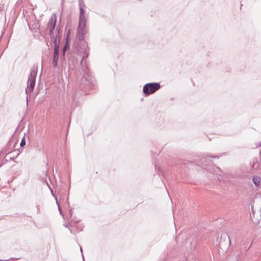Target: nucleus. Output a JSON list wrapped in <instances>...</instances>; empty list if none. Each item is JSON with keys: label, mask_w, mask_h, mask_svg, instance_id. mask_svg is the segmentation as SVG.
Masks as SVG:
<instances>
[{"label": "nucleus", "mask_w": 261, "mask_h": 261, "mask_svg": "<svg viewBox=\"0 0 261 261\" xmlns=\"http://www.w3.org/2000/svg\"><path fill=\"white\" fill-rule=\"evenodd\" d=\"M35 28H36V29H37V30H39V28H40V25H39V24H36V25H35Z\"/></svg>", "instance_id": "c756f323"}, {"label": "nucleus", "mask_w": 261, "mask_h": 261, "mask_svg": "<svg viewBox=\"0 0 261 261\" xmlns=\"http://www.w3.org/2000/svg\"><path fill=\"white\" fill-rule=\"evenodd\" d=\"M54 43L55 45L54 53H59L60 49V41H58L57 40L54 41Z\"/></svg>", "instance_id": "ddd939ff"}, {"label": "nucleus", "mask_w": 261, "mask_h": 261, "mask_svg": "<svg viewBox=\"0 0 261 261\" xmlns=\"http://www.w3.org/2000/svg\"><path fill=\"white\" fill-rule=\"evenodd\" d=\"M87 20V15H86V10L84 9H80V16L79 23H86Z\"/></svg>", "instance_id": "423d86ee"}, {"label": "nucleus", "mask_w": 261, "mask_h": 261, "mask_svg": "<svg viewBox=\"0 0 261 261\" xmlns=\"http://www.w3.org/2000/svg\"><path fill=\"white\" fill-rule=\"evenodd\" d=\"M75 227L76 228V230H75V234L80 232V231H81L82 230V227L80 228L77 226H75Z\"/></svg>", "instance_id": "4be33fe9"}, {"label": "nucleus", "mask_w": 261, "mask_h": 261, "mask_svg": "<svg viewBox=\"0 0 261 261\" xmlns=\"http://www.w3.org/2000/svg\"><path fill=\"white\" fill-rule=\"evenodd\" d=\"M71 221L75 223H79L80 221V220H73L72 219L71 220Z\"/></svg>", "instance_id": "bb28decb"}, {"label": "nucleus", "mask_w": 261, "mask_h": 261, "mask_svg": "<svg viewBox=\"0 0 261 261\" xmlns=\"http://www.w3.org/2000/svg\"><path fill=\"white\" fill-rule=\"evenodd\" d=\"M79 5L80 9H84L86 7L84 4V0H79Z\"/></svg>", "instance_id": "a211bd4d"}, {"label": "nucleus", "mask_w": 261, "mask_h": 261, "mask_svg": "<svg viewBox=\"0 0 261 261\" xmlns=\"http://www.w3.org/2000/svg\"><path fill=\"white\" fill-rule=\"evenodd\" d=\"M260 180L261 178L259 176L256 175H253L252 176V182L255 187H258L259 186Z\"/></svg>", "instance_id": "9d476101"}, {"label": "nucleus", "mask_w": 261, "mask_h": 261, "mask_svg": "<svg viewBox=\"0 0 261 261\" xmlns=\"http://www.w3.org/2000/svg\"><path fill=\"white\" fill-rule=\"evenodd\" d=\"M68 61H69V63L70 62H72V63L73 64L74 62L76 63L77 62V59L76 58H74L72 56H70L68 58Z\"/></svg>", "instance_id": "aec40b11"}, {"label": "nucleus", "mask_w": 261, "mask_h": 261, "mask_svg": "<svg viewBox=\"0 0 261 261\" xmlns=\"http://www.w3.org/2000/svg\"><path fill=\"white\" fill-rule=\"evenodd\" d=\"M59 60V53H54L53 63L54 68L56 67L58 65V61Z\"/></svg>", "instance_id": "9b49d317"}, {"label": "nucleus", "mask_w": 261, "mask_h": 261, "mask_svg": "<svg viewBox=\"0 0 261 261\" xmlns=\"http://www.w3.org/2000/svg\"><path fill=\"white\" fill-rule=\"evenodd\" d=\"M84 45H83V47H84V53H83V57H82V59L80 62V63L82 64V63L83 62V61L84 60V59L85 58H86L88 57L89 56V53H88V44H87V43L86 42V41H84Z\"/></svg>", "instance_id": "6e6552de"}, {"label": "nucleus", "mask_w": 261, "mask_h": 261, "mask_svg": "<svg viewBox=\"0 0 261 261\" xmlns=\"http://www.w3.org/2000/svg\"><path fill=\"white\" fill-rule=\"evenodd\" d=\"M77 98V94L76 93V92H75V93H74V95L73 96L72 104L74 102H75V103H76Z\"/></svg>", "instance_id": "412c9836"}, {"label": "nucleus", "mask_w": 261, "mask_h": 261, "mask_svg": "<svg viewBox=\"0 0 261 261\" xmlns=\"http://www.w3.org/2000/svg\"><path fill=\"white\" fill-rule=\"evenodd\" d=\"M26 144L25 141V134L24 133L23 137L21 139V142L20 143V146L21 147H23Z\"/></svg>", "instance_id": "6ab92c4d"}, {"label": "nucleus", "mask_w": 261, "mask_h": 261, "mask_svg": "<svg viewBox=\"0 0 261 261\" xmlns=\"http://www.w3.org/2000/svg\"><path fill=\"white\" fill-rule=\"evenodd\" d=\"M217 241L219 242V248L222 250L227 249L230 244L229 236L226 232L222 233L220 240L218 238Z\"/></svg>", "instance_id": "7ed1b4c3"}, {"label": "nucleus", "mask_w": 261, "mask_h": 261, "mask_svg": "<svg viewBox=\"0 0 261 261\" xmlns=\"http://www.w3.org/2000/svg\"><path fill=\"white\" fill-rule=\"evenodd\" d=\"M69 228V230L70 232L71 233H72V234H75V230H73L71 229V228Z\"/></svg>", "instance_id": "393cba45"}, {"label": "nucleus", "mask_w": 261, "mask_h": 261, "mask_svg": "<svg viewBox=\"0 0 261 261\" xmlns=\"http://www.w3.org/2000/svg\"><path fill=\"white\" fill-rule=\"evenodd\" d=\"M46 184H47L48 188L49 189V190L50 191L51 195L55 197V198L56 199V201L57 204H58V199H57V197L54 194L53 189L50 187V186L48 185V184L47 182L46 183Z\"/></svg>", "instance_id": "f3484780"}, {"label": "nucleus", "mask_w": 261, "mask_h": 261, "mask_svg": "<svg viewBox=\"0 0 261 261\" xmlns=\"http://www.w3.org/2000/svg\"><path fill=\"white\" fill-rule=\"evenodd\" d=\"M63 226H64L65 227H66V228H69V224H68L64 223V224H63Z\"/></svg>", "instance_id": "c85d7f7f"}, {"label": "nucleus", "mask_w": 261, "mask_h": 261, "mask_svg": "<svg viewBox=\"0 0 261 261\" xmlns=\"http://www.w3.org/2000/svg\"><path fill=\"white\" fill-rule=\"evenodd\" d=\"M57 23V16L55 14H53L50 18L47 25L49 27V32L48 34L50 36V39H54V31Z\"/></svg>", "instance_id": "39448f33"}, {"label": "nucleus", "mask_w": 261, "mask_h": 261, "mask_svg": "<svg viewBox=\"0 0 261 261\" xmlns=\"http://www.w3.org/2000/svg\"><path fill=\"white\" fill-rule=\"evenodd\" d=\"M19 154V151L17 150H14L8 153V155L10 156V159L11 160H13L16 159Z\"/></svg>", "instance_id": "1a4fd4ad"}, {"label": "nucleus", "mask_w": 261, "mask_h": 261, "mask_svg": "<svg viewBox=\"0 0 261 261\" xmlns=\"http://www.w3.org/2000/svg\"><path fill=\"white\" fill-rule=\"evenodd\" d=\"M259 167V164L257 158H254L252 159V163L251 164V169L257 168Z\"/></svg>", "instance_id": "f8f14e48"}, {"label": "nucleus", "mask_w": 261, "mask_h": 261, "mask_svg": "<svg viewBox=\"0 0 261 261\" xmlns=\"http://www.w3.org/2000/svg\"><path fill=\"white\" fill-rule=\"evenodd\" d=\"M87 32L86 23H78L76 38L80 41H84Z\"/></svg>", "instance_id": "20e7f679"}, {"label": "nucleus", "mask_w": 261, "mask_h": 261, "mask_svg": "<svg viewBox=\"0 0 261 261\" xmlns=\"http://www.w3.org/2000/svg\"><path fill=\"white\" fill-rule=\"evenodd\" d=\"M62 51L63 56H64L65 55V51Z\"/></svg>", "instance_id": "2f4dec72"}, {"label": "nucleus", "mask_w": 261, "mask_h": 261, "mask_svg": "<svg viewBox=\"0 0 261 261\" xmlns=\"http://www.w3.org/2000/svg\"><path fill=\"white\" fill-rule=\"evenodd\" d=\"M161 88L159 83H149L145 84L143 87V92L146 96L155 93Z\"/></svg>", "instance_id": "f03ea898"}, {"label": "nucleus", "mask_w": 261, "mask_h": 261, "mask_svg": "<svg viewBox=\"0 0 261 261\" xmlns=\"http://www.w3.org/2000/svg\"><path fill=\"white\" fill-rule=\"evenodd\" d=\"M218 179L219 181H221V180H223L222 177L221 176L220 174L218 175Z\"/></svg>", "instance_id": "cd10ccee"}, {"label": "nucleus", "mask_w": 261, "mask_h": 261, "mask_svg": "<svg viewBox=\"0 0 261 261\" xmlns=\"http://www.w3.org/2000/svg\"><path fill=\"white\" fill-rule=\"evenodd\" d=\"M69 215H70V217L71 218L72 217V208H71L69 211Z\"/></svg>", "instance_id": "7c9ffc66"}, {"label": "nucleus", "mask_w": 261, "mask_h": 261, "mask_svg": "<svg viewBox=\"0 0 261 261\" xmlns=\"http://www.w3.org/2000/svg\"><path fill=\"white\" fill-rule=\"evenodd\" d=\"M37 74V68L31 70L27 82V87L25 89V94H27V101H28V95L31 93L34 89L36 83V78Z\"/></svg>", "instance_id": "f257e3e1"}, {"label": "nucleus", "mask_w": 261, "mask_h": 261, "mask_svg": "<svg viewBox=\"0 0 261 261\" xmlns=\"http://www.w3.org/2000/svg\"><path fill=\"white\" fill-rule=\"evenodd\" d=\"M17 259H19V258H13V257H12V258H10L9 259H5V260H2V261H7V260H17Z\"/></svg>", "instance_id": "b1692460"}, {"label": "nucleus", "mask_w": 261, "mask_h": 261, "mask_svg": "<svg viewBox=\"0 0 261 261\" xmlns=\"http://www.w3.org/2000/svg\"><path fill=\"white\" fill-rule=\"evenodd\" d=\"M80 251H81V252L82 253L83 260H84V255H83V249H82V246H80Z\"/></svg>", "instance_id": "a878e982"}, {"label": "nucleus", "mask_w": 261, "mask_h": 261, "mask_svg": "<svg viewBox=\"0 0 261 261\" xmlns=\"http://www.w3.org/2000/svg\"><path fill=\"white\" fill-rule=\"evenodd\" d=\"M260 221H261V220H260L258 221H257V222H257V223H259V222H260Z\"/></svg>", "instance_id": "72a5a7b5"}, {"label": "nucleus", "mask_w": 261, "mask_h": 261, "mask_svg": "<svg viewBox=\"0 0 261 261\" xmlns=\"http://www.w3.org/2000/svg\"><path fill=\"white\" fill-rule=\"evenodd\" d=\"M219 156L217 155H210L208 157L207 156H203L200 161L201 163L202 164H204V165L206 166L210 163H211L212 161L210 159V158H217L219 159Z\"/></svg>", "instance_id": "0eeeda50"}, {"label": "nucleus", "mask_w": 261, "mask_h": 261, "mask_svg": "<svg viewBox=\"0 0 261 261\" xmlns=\"http://www.w3.org/2000/svg\"><path fill=\"white\" fill-rule=\"evenodd\" d=\"M187 242L188 243L190 244L191 250V251L194 250V249H195V247L196 246V243L195 242H191V239L190 238H189V239L187 240Z\"/></svg>", "instance_id": "dca6fc26"}, {"label": "nucleus", "mask_w": 261, "mask_h": 261, "mask_svg": "<svg viewBox=\"0 0 261 261\" xmlns=\"http://www.w3.org/2000/svg\"><path fill=\"white\" fill-rule=\"evenodd\" d=\"M216 169L219 170V171H221L219 167H217Z\"/></svg>", "instance_id": "473e14b6"}, {"label": "nucleus", "mask_w": 261, "mask_h": 261, "mask_svg": "<svg viewBox=\"0 0 261 261\" xmlns=\"http://www.w3.org/2000/svg\"><path fill=\"white\" fill-rule=\"evenodd\" d=\"M57 205H58V209H59V212H60V214L61 215H62V217H63V218H64V215H63V212L62 211V210H61V207H60V206H59V204L58 203V204H57Z\"/></svg>", "instance_id": "5701e85b"}, {"label": "nucleus", "mask_w": 261, "mask_h": 261, "mask_svg": "<svg viewBox=\"0 0 261 261\" xmlns=\"http://www.w3.org/2000/svg\"><path fill=\"white\" fill-rule=\"evenodd\" d=\"M69 33H70V31H68L67 34L66 38V42H65V45H64L63 48H62V51H66V50L67 48H69V44L68 42V35H69Z\"/></svg>", "instance_id": "4468645a"}, {"label": "nucleus", "mask_w": 261, "mask_h": 261, "mask_svg": "<svg viewBox=\"0 0 261 261\" xmlns=\"http://www.w3.org/2000/svg\"><path fill=\"white\" fill-rule=\"evenodd\" d=\"M57 30L58 31L57 34L56 35V37L54 38V39H52L51 40L53 41H60V28H58V27L57 28Z\"/></svg>", "instance_id": "2eb2a0df"}]
</instances>
